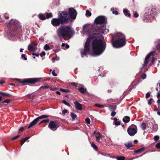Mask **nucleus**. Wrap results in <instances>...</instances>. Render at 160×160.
Masks as SVG:
<instances>
[{
  "instance_id": "8",
  "label": "nucleus",
  "mask_w": 160,
  "mask_h": 160,
  "mask_svg": "<svg viewBox=\"0 0 160 160\" xmlns=\"http://www.w3.org/2000/svg\"><path fill=\"white\" fill-rule=\"evenodd\" d=\"M137 127L134 124H132L127 129L128 134L131 136H134L137 133Z\"/></svg>"
},
{
  "instance_id": "39",
  "label": "nucleus",
  "mask_w": 160,
  "mask_h": 160,
  "mask_svg": "<svg viewBox=\"0 0 160 160\" xmlns=\"http://www.w3.org/2000/svg\"><path fill=\"white\" fill-rule=\"evenodd\" d=\"M2 95L3 96H7L8 97H11V95L4 92H3Z\"/></svg>"
},
{
  "instance_id": "11",
  "label": "nucleus",
  "mask_w": 160,
  "mask_h": 160,
  "mask_svg": "<svg viewBox=\"0 0 160 160\" xmlns=\"http://www.w3.org/2000/svg\"><path fill=\"white\" fill-rule=\"evenodd\" d=\"M48 116L47 115H42L41 116L33 120L32 122H31L29 126H28V128H29L31 127H32L33 126L36 124L38 122V120L39 119H42L44 118H47L48 117Z\"/></svg>"
},
{
  "instance_id": "10",
  "label": "nucleus",
  "mask_w": 160,
  "mask_h": 160,
  "mask_svg": "<svg viewBox=\"0 0 160 160\" xmlns=\"http://www.w3.org/2000/svg\"><path fill=\"white\" fill-rule=\"evenodd\" d=\"M40 78H30L24 80L22 81H21V80L20 79H18V81L23 84V85L25 84L26 82H27L30 83H33L35 82H38L39 81Z\"/></svg>"
},
{
  "instance_id": "20",
  "label": "nucleus",
  "mask_w": 160,
  "mask_h": 160,
  "mask_svg": "<svg viewBox=\"0 0 160 160\" xmlns=\"http://www.w3.org/2000/svg\"><path fill=\"white\" fill-rule=\"evenodd\" d=\"M38 17L41 20H43L46 19L45 15L42 14H39L38 15Z\"/></svg>"
},
{
  "instance_id": "14",
  "label": "nucleus",
  "mask_w": 160,
  "mask_h": 160,
  "mask_svg": "<svg viewBox=\"0 0 160 160\" xmlns=\"http://www.w3.org/2000/svg\"><path fill=\"white\" fill-rule=\"evenodd\" d=\"M37 45V44L35 42H33L28 45V49L30 51L33 52L36 50Z\"/></svg>"
},
{
  "instance_id": "4",
  "label": "nucleus",
  "mask_w": 160,
  "mask_h": 160,
  "mask_svg": "<svg viewBox=\"0 0 160 160\" xmlns=\"http://www.w3.org/2000/svg\"><path fill=\"white\" fill-rule=\"evenodd\" d=\"M75 32L70 25L61 26V36L63 38H71Z\"/></svg>"
},
{
  "instance_id": "35",
  "label": "nucleus",
  "mask_w": 160,
  "mask_h": 160,
  "mask_svg": "<svg viewBox=\"0 0 160 160\" xmlns=\"http://www.w3.org/2000/svg\"><path fill=\"white\" fill-rule=\"evenodd\" d=\"M50 88L49 86L48 85H44L43 86H42L39 89L42 88H43V89H45L46 88Z\"/></svg>"
},
{
  "instance_id": "40",
  "label": "nucleus",
  "mask_w": 160,
  "mask_h": 160,
  "mask_svg": "<svg viewBox=\"0 0 160 160\" xmlns=\"http://www.w3.org/2000/svg\"><path fill=\"white\" fill-rule=\"evenodd\" d=\"M85 121L88 124H89L90 123V120L89 118H86L85 119Z\"/></svg>"
},
{
  "instance_id": "30",
  "label": "nucleus",
  "mask_w": 160,
  "mask_h": 160,
  "mask_svg": "<svg viewBox=\"0 0 160 160\" xmlns=\"http://www.w3.org/2000/svg\"><path fill=\"white\" fill-rule=\"evenodd\" d=\"M94 106L102 108H103L104 107V105L98 103L95 104L94 105Z\"/></svg>"
},
{
  "instance_id": "19",
  "label": "nucleus",
  "mask_w": 160,
  "mask_h": 160,
  "mask_svg": "<svg viewBox=\"0 0 160 160\" xmlns=\"http://www.w3.org/2000/svg\"><path fill=\"white\" fill-rule=\"evenodd\" d=\"M145 149L144 147H143L140 149L138 150H135L134 151V152L135 153L139 154L143 152Z\"/></svg>"
},
{
  "instance_id": "26",
  "label": "nucleus",
  "mask_w": 160,
  "mask_h": 160,
  "mask_svg": "<svg viewBox=\"0 0 160 160\" xmlns=\"http://www.w3.org/2000/svg\"><path fill=\"white\" fill-rule=\"evenodd\" d=\"M46 18H52V13H47L46 14Z\"/></svg>"
},
{
  "instance_id": "6",
  "label": "nucleus",
  "mask_w": 160,
  "mask_h": 160,
  "mask_svg": "<svg viewBox=\"0 0 160 160\" xmlns=\"http://www.w3.org/2000/svg\"><path fill=\"white\" fill-rule=\"evenodd\" d=\"M155 10V7L152 5H148L145 8V12L143 16V19L144 22H147L150 18V16L153 14Z\"/></svg>"
},
{
  "instance_id": "54",
  "label": "nucleus",
  "mask_w": 160,
  "mask_h": 160,
  "mask_svg": "<svg viewBox=\"0 0 160 160\" xmlns=\"http://www.w3.org/2000/svg\"><path fill=\"white\" fill-rule=\"evenodd\" d=\"M10 102V100L9 99H7L4 101L2 102H5V103H8Z\"/></svg>"
},
{
  "instance_id": "47",
  "label": "nucleus",
  "mask_w": 160,
  "mask_h": 160,
  "mask_svg": "<svg viewBox=\"0 0 160 160\" xmlns=\"http://www.w3.org/2000/svg\"><path fill=\"white\" fill-rule=\"evenodd\" d=\"M71 84L75 87H77L78 86L77 84L74 82H71Z\"/></svg>"
},
{
  "instance_id": "22",
  "label": "nucleus",
  "mask_w": 160,
  "mask_h": 160,
  "mask_svg": "<svg viewBox=\"0 0 160 160\" xmlns=\"http://www.w3.org/2000/svg\"><path fill=\"white\" fill-rule=\"evenodd\" d=\"M79 90L80 92L82 94L85 93L87 91L86 89L83 87L80 88L79 89Z\"/></svg>"
},
{
  "instance_id": "16",
  "label": "nucleus",
  "mask_w": 160,
  "mask_h": 160,
  "mask_svg": "<svg viewBox=\"0 0 160 160\" xmlns=\"http://www.w3.org/2000/svg\"><path fill=\"white\" fill-rule=\"evenodd\" d=\"M130 118L129 116H125L123 118L122 121L125 123H128L130 121Z\"/></svg>"
},
{
  "instance_id": "63",
  "label": "nucleus",
  "mask_w": 160,
  "mask_h": 160,
  "mask_svg": "<svg viewBox=\"0 0 160 160\" xmlns=\"http://www.w3.org/2000/svg\"><path fill=\"white\" fill-rule=\"evenodd\" d=\"M65 45V43H62V44L61 46L62 47V48L63 49V48H64V47Z\"/></svg>"
},
{
  "instance_id": "61",
  "label": "nucleus",
  "mask_w": 160,
  "mask_h": 160,
  "mask_svg": "<svg viewBox=\"0 0 160 160\" xmlns=\"http://www.w3.org/2000/svg\"><path fill=\"white\" fill-rule=\"evenodd\" d=\"M157 103L158 105L159 106L160 105V99H158L157 101Z\"/></svg>"
},
{
  "instance_id": "52",
  "label": "nucleus",
  "mask_w": 160,
  "mask_h": 160,
  "mask_svg": "<svg viewBox=\"0 0 160 160\" xmlns=\"http://www.w3.org/2000/svg\"><path fill=\"white\" fill-rule=\"evenodd\" d=\"M116 112L113 111L111 113V116H112L113 117L116 114Z\"/></svg>"
},
{
  "instance_id": "31",
  "label": "nucleus",
  "mask_w": 160,
  "mask_h": 160,
  "mask_svg": "<svg viewBox=\"0 0 160 160\" xmlns=\"http://www.w3.org/2000/svg\"><path fill=\"white\" fill-rule=\"evenodd\" d=\"M116 159L118 160H124L125 159V157L123 156H119L117 157Z\"/></svg>"
},
{
  "instance_id": "37",
  "label": "nucleus",
  "mask_w": 160,
  "mask_h": 160,
  "mask_svg": "<svg viewBox=\"0 0 160 160\" xmlns=\"http://www.w3.org/2000/svg\"><path fill=\"white\" fill-rule=\"evenodd\" d=\"M153 101V99L152 98L149 99L148 101V104L150 105L152 104V102Z\"/></svg>"
},
{
  "instance_id": "42",
  "label": "nucleus",
  "mask_w": 160,
  "mask_h": 160,
  "mask_svg": "<svg viewBox=\"0 0 160 160\" xmlns=\"http://www.w3.org/2000/svg\"><path fill=\"white\" fill-rule=\"evenodd\" d=\"M159 139V137L158 136H155L154 137V139L155 141H157Z\"/></svg>"
},
{
  "instance_id": "13",
  "label": "nucleus",
  "mask_w": 160,
  "mask_h": 160,
  "mask_svg": "<svg viewBox=\"0 0 160 160\" xmlns=\"http://www.w3.org/2000/svg\"><path fill=\"white\" fill-rule=\"evenodd\" d=\"M48 127L53 131L56 130L58 128L56 122L54 121H51L49 122Z\"/></svg>"
},
{
  "instance_id": "7",
  "label": "nucleus",
  "mask_w": 160,
  "mask_h": 160,
  "mask_svg": "<svg viewBox=\"0 0 160 160\" xmlns=\"http://www.w3.org/2000/svg\"><path fill=\"white\" fill-rule=\"evenodd\" d=\"M72 22L68 16L67 11H64L61 12V24H64Z\"/></svg>"
},
{
  "instance_id": "25",
  "label": "nucleus",
  "mask_w": 160,
  "mask_h": 160,
  "mask_svg": "<svg viewBox=\"0 0 160 160\" xmlns=\"http://www.w3.org/2000/svg\"><path fill=\"white\" fill-rule=\"evenodd\" d=\"M30 138V137H26L23 139L21 142V145H22L23 143L25 142L28 139H29Z\"/></svg>"
},
{
  "instance_id": "29",
  "label": "nucleus",
  "mask_w": 160,
  "mask_h": 160,
  "mask_svg": "<svg viewBox=\"0 0 160 160\" xmlns=\"http://www.w3.org/2000/svg\"><path fill=\"white\" fill-rule=\"evenodd\" d=\"M71 116L73 119H75V118H77V115L74 113L73 112H71Z\"/></svg>"
},
{
  "instance_id": "28",
  "label": "nucleus",
  "mask_w": 160,
  "mask_h": 160,
  "mask_svg": "<svg viewBox=\"0 0 160 160\" xmlns=\"http://www.w3.org/2000/svg\"><path fill=\"white\" fill-rule=\"evenodd\" d=\"M50 49L49 46L47 44H46L44 46V49L45 50L48 51Z\"/></svg>"
},
{
  "instance_id": "27",
  "label": "nucleus",
  "mask_w": 160,
  "mask_h": 160,
  "mask_svg": "<svg viewBox=\"0 0 160 160\" xmlns=\"http://www.w3.org/2000/svg\"><path fill=\"white\" fill-rule=\"evenodd\" d=\"M141 128L143 130H145L146 129V125L145 123L143 122L142 124V125H141Z\"/></svg>"
},
{
  "instance_id": "12",
  "label": "nucleus",
  "mask_w": 160,
  "mask_h": 160,
  "mask_svg": "<svg viewBox=\"0 0 160 160\" xmlns=\"http://www.w3.org/2000/svg\"><path fill=\"white\" fill-rule=\"evenodd\" d=\"M58 18H53L51 20V23L53 26L56 27L58 26L60 24V12H58Z\"/></svg>"
},
{
  "instance_id": "17",
  "label": "nucleus",
  "mask_w": 160,
  "mask_h": 160,
  "mask_svg": "<svg viewBox=\"0 0 160 160\" xmlns=\"http://www.w3.org/2000/svg\"><path fill=\"white\" fill-rule=\"evenodd\" d=\"M124 145L128 149H129L133 146L132 143L131 142L125 143H124Z\"/></svg>"
},
{
  "instance_id": "50",
  "label": "nucleus",
  "mask_w": 160,
  "mask_h": 160,
  "mask_svg": "<svg viewBox=\"0 0 160 160\" xmlns=\"http://www.w3.org/2000/svg\"><path fill=\"white\" fill-rule=\"evenodd\" d=\"M45 52H42L40 53V55L41 57H42L43 56H45Z\"/></svg>"
},
{
  "instance_id": "24",
  "label": "nucleus",
  "mask_w": 160,
  "mask_h": 160,
  "mask_svg": "<svg viewBox=\"0 0 160 160\" xmlns=\"http://www.w3.org/2000/svg\"><path fill=\"white\" fill-rule=\"evenodd\" d=\"M91 146L96 151H97L98 150V147L95 144L94 142H92L91 143Z\"/></svg>"
},
{
  "instance_id": "57",
  "label": "nucleus",
  "mask_w": 160,
  "mask_h": 160,
  "mask_svg": "<svg viewBox=\"0 0 160 160\" xmlns=\"http://www.w3.org/2000/svg\"><path fill=\"white\" fill-rule=\"evenodd\" d=\"M112 13L113 14H115L116 15H117L118 14V12L117 11H113L112 12Z\"/></svg>"
},
{
  "instance_id": "45",
  "label": "nucleus",
  "mask_w": 160,
  "mask_h": 160,
  "mask_svg": "<svg viewBox=\"0 0 160 160\" xmlns=\"http://www.w3.org/2000/svg\"><path fill=\"white\" fill-rule=\"evenodd\" d=\"M57 34L58 35V37H60V28H58L57 31Z\"/></svg>"
},
{
  "instance_id": "5",
  "label": "nucleus",
  "mask_w": 160,
  "mask_h": 160,
  "mask_svg": "<svg viewBox=\"0 0 160 160\" xmlns=\"http://www.w3.org/2000/svg\"><path fill=\"white\" fill-rule=\"evenodd\" d=\"M6 26L7 29L10 32H18L21 29V26L19 22L15 19H11L10 22L6 24Z\"/></svg>"
},
{
  "instance_id": "2",
  "label": "nucleus",
  "mask_w": 160,
  "mask_h": 160,
  "mask_svg": "<svg viewBox=\"0 0 160 160\" xmlns=\"http://www.w3.org/2000/svg\"><path fill=\"white\" fill-rule=\"evenodd\" d=\"M93 53L97 55L101 54L105 50L106 43L101 39H95L92 43Z\"/></svg>"
},
{
  "instance_id": "1",
  "label": "nucleus",
  "mask_w": 160,
  "mask_h": 160,
  "mask_svg": "<svg viewBox=\"0 0 160 160\" xmlns=\"http://www.w3.org/2000/svg\"><path fill=\"white\" fill-rule=\"evenodd\" d=\"M107 18L103 16H100L96 18L94 20L95 23L96 24V28L94 26H91L90 29L87 32L89 34L85 43L84 49L81 51L82 57L83 58L86 56L87 53H88L90 51V44L92 40L94 38H99L101 36L100 34L102 31L105 28L106 24L107 23Z\"/></svg>"
},
{
  "instance_id": "48",
  "label": "nucleus",
  "mask_w": 160,
  "mask_h": 160,
  "mask_svg": "<svg viewBox=\"0 0 160 160\" xmlns=\"http://www.w3.org/2000/svg\"><path fill=\"white\" fill-rule=\"evenodd\" d=\"M20 136V135H17L13 138H12V139H11V140H14L16 139H17V138H19V137Z\"/></svg>"
},
{
  "instance_id": "36",
  "label": "nucleus",
  "mask_w": 160,
  "mask_h": 160,
  "mask_svg": "<svg viewBox=\"0 0 160 160\" xmlns=\"http://www.w3.org/2000/svg\"><path fill=\"white\" fill-rule=\"evenodd\" d=\"M133 15L135 18H137L139 16V14L137 12H134Z\"/></svg>"
},
{
  "instance_id": "49",
  "label": "nucleus",
  "mask_w": 160,
  "mask_h": 160,
  "mask_svg": "<svg viewBox=\"0 0 160 160\" xmlns=\"http://www.w3.org/2000/svg\"><path fill=\"white\" fill-rule=\"evenodd\" d=\"M21 57L22 58H24L25 60H27V58L26 57L25 55L24 54H22L21 55Z\"/></svg>"
},
{
  "instance_id": "64",
  "label": "nucleus",
  "mask_w": 160,
  "mask_h": 160,
  "mask_svg": "<svg viewBox=\"0 0 160 160\" xmlns=\"http://www.w3.org/2000/svg\"><path fill=\"white\" fill-rule=\"evenodd\" d=\"M157 98H160V94L159 93V92H158L157 93Z\"/></svg>"
},
{
  "instance_id": "18",
  "label": "nucleus",
  "mask_w": 160,
  "mask_h": 160,
  "mask_svg": "<svg viewBox=\"0 0 160 160\" xmlns=\"http://www.w3.org/2000/svg\"><path fill=\"white\" fill-rule=\"evenodd\" d=\"M123 12L126 16H128V17H130L131 16V14L130 13H129V11L127 9H123Z\"/></svg>"
},
{
  "instance_id": "44",
  "label": "nucleus",
  "mask_w": 160,
  "mask_h": 160,
  "mask_svg": "<svg viewBox=\"0 0 160 160\" xmlns=\"http://www.w3.org/2000/svg\"><path fill=\"white\" fill-rule=\"evenodd\" d=\"M148 63V60L146 59H145V60L144 62V65H143L144 67H145V66H146L147 65Z\"/></svg>"
},
{
  "instance_id": "3",
  "label": "nucleus",
  "mask_w": 160,
  "mask_h": 160,
  "mask_svg": "<svg viewBox=\"0 0 160 160\" xmlns=\"http://www.w3.org/2000/svg\"><path fill=\"white\" fill-rule=\"evenodd\" d=\"M113 38L115 39V40L112 41V44L113 47L119 48L126 44V37L122 33H117L114 35Z\"/></svg>"
},
{
  "instance_id": "55",
  "label": "nucleus",
  "mask_w": 160,
  "mask_h": 160,
  "mask_svg": "<svg viewBox=\"0 0 160 160\" xmlns=\"http://www.w3.org/2000/svg\"><path fill=\"white\" fill-rule=\"evenodd\" d=\"M67 112H68L67 110L64 109L62 111V114H65V113H66Z\"/></svg>"
},
{
  "instance_id": "56",
  "label": "nucleus",
  "mask_w": 160,
  "mask_h": 160,
  "mask_svg": "<svg viewBox=\"0 0 160 160\" xmlns=\"http://www.w3.org/2000/svg\"><path fill=\"white\" fill-rule=\"evenodd\" d=\"M32 55L33 56H36V57H38L39 56V54H37L35 53H32Z\"/></svg>"
},
{
  "instance_id": "59",
  "label": "nucleus",
  "mask_w": 160,
  "mask_h": 160,
  "mask_svg": "<svg viewBox=\"0 0 160 160\" xmlns=\"http://www.w3.org/2000/svg\"><path fill=\"white\" fill-rule=\"evenodd\" d=\"M150 57V56L149 54H148L146 56L145 59H148V60Z\"/></svg>"
},
{
  "instance_id": "58",
  "label": "nucleus",
  "mask_w": 160,
  "mask_h": 160,
  "mask_svg": "<svg viewBox=\"0 0 160 160\" xmlns=\"http://www.w3.org/2000/svg\"><path fill=\"white\" fill-rule=\"evenodd\" d=\"M157 48L158 50H160V43H159L157 45Z\"/></svg>"
},
{
  "instance_id": "43",
  "label": "nucleus",
  "mask_w": 160,
  "mask_h": 160,
  "mask_svg": "<svg viewBox=\"0 0 160 160\" xmlns=\"http://www.w3.org/2000/svg\"><path fill=\"white\" fill-rule=\"evenodd\" d=\"M146 77V74L144 73L142 74V75L141 76V78H142L143 79H145Z\"/></svg>"
},
{
  "instance_id": "23",
  "label": "nucleus",
  "mask_w": 160,
  "mask_h": 160,
  "mask_svg": "<svg viewBox=\"0 0 160 160\" xmlns=\"http://www.w3.org/2000/svg\"><path fill=\"white\" fill-rule=\"evenodd\" d=\"M101 138L100 133L99 132L97 133V136H96V139L97 142H99Z\"/></svg>"
},
{
  "instance_id": "9",
  "label": "nucleus",
  "mask_w": 160,
  "mask_h": 160,
  "mask_svg": "<svg viewBox=\"0 0 160 160\" xmlns=\"http://www.w3.org/2000/svg\"><path fill=\"white\" fill-rule=\"evenodd\" d=\"M68 16L72 22L73 20L76 19L77 14V11L73 8H69L68 10Z\"/></svg>"
},
{
  "instance_id": "34",
  "label": "nucleus",
  "mask_w": 160,
  "mask_h": 160,
  "mask_svg": "<svg viewBox=\"0 0 160 160\" xmlns=\"http://www.w3.org/2000/svg\"><path fill=\"white\" fill-rule=\"evenodd\" d=\"M62 102L65 105H66L69 107L70 106V104L69 103L67 102L66 100H63L62 101Z\"/></svg>"
},
{
  "instance_id": "33",
  "label": "nucleus",
  "mask_w": 160,
  "mask_h": 160,
  "mask_svg": "<svg viewBox=\"0 0 160 160\" xmlns=\"http://www.w3.org/2000/svg\"><path fill=\"white\" fill-rule=\"evenodd\" d=\"M91 13L88 10H87L86 11V16H88L90 17L91 16Z\"/></svg>"
},
{
  "instance_id": "51",
  "label": "nucleus",
  "mask_w": 160,
  "mask_h": 160,
  "mask_svg": "<svg viewBox=\"0 0 160 160\" xmlns=\"http://www.w3.org/2000/svg\"><path fill=\"white\" fill-rule=\"evenodd\" d=\"M150 96V93L149 92H148L146 94V98L147 99Z\"/></svg>"
},
{
  "instance_id": "41",
  "label": "nucleus",
  "mask_w": 160,
  "mask_h": 160,
  "mask_svg": "<svg viewBox=\"0 0 160 160\" xmlns=\"http://www.w3.org/2000/svg\"><path fill=\"white\" fill-rule=\"evenodd\" d=\"M155 147L158 149H160V142L157 143L155 145Z\"/></svg>"
},
{
  "instance_id": "32",
  "label": "nucleus",
  "mask_w": 160,
  "mask_h": 160,
  "mask_svg": "<svg viewBox=\"0 0 160 160\" xmlns=\"http://www.w3.org/2000/svg\"><path fill=\"white\" fill-rule=\"evenodd\" d=\"M70 91L69 89H64L61 88V92H69Z\"/></svg>"
},
{
  "instance_id": "21",
  "label": "nucleus",
  "mask_w": 160,
  "mask_h": 160,
  "mask_svg": "<svg viewBox=\"0 0 160 160\" xmlns=\"http://www.w3.org/2000/svg\"><path fill=\"white\" fill-rule=\"evenodd\" d=\"M114 122V124L117 126L120 124V122L119 121H118V119L116 118H113Z\"/></svg>"
},
{
  "instance_id": "53",
  "label": "nucleus",
  "mask_w": 160,
  "mask_h": 160,
  "mask_svg": "<svg viewBox=\"0 0 160 160\" xmlns=\"http://www.w3.org/2000/svg\"><path fill=\"white\" fill-rule=\"evenodd\" d=\"M52 73L54 76H57V74L55 73L54 70H53L52 71Z\"/></svg>"
},
{
  "instance_id": "60",
  "label": "nucleus",
  "mask_w": 160,
  "mask_h": 160,
  "mask_svg": "<svg viewBox=\"0 0 160 160\" xmlns=\"http://www.w3.org/2000/svg\"><path fill=\"white\" fill-rule=\"evenodd\" d=\"M116 107L114 105L112 106V109H113V110H115L116 109Z\"/></svg>"
},
{
  "instance_id": "62",
  "label": "nucleus",
  "mask_w": 160,
  "mask_h": 160,
  "mask_svg": "<svg viewBox=\"0 0 160 160\" xmlns=\"http://www.w3.org/2000/svg\"><path fill=\"white\" fill-rule=\"evenodd\" d=\"M44 122H48L49 121V120L48 119H47L44 120Z\"/></svg>"
},
{
  "instance_id": "15",
  "label": "nucleus",
  "mask_w": 160,
  "mask_h": 160,
  "mask_svg": "<svg viewBox=\"0 0 160 160\" xmlns=\"http://www.w3.org/2000/svg\"><path fill=\"white\" fill-rule=\"evenodd\" d=\"M74 103L75 104L76 109L78 110H81L82 109V104L79 103L77 101H75L74 102Z\"/></svg>"
},
{
  "instance_id": "38",
  "label": "nucleus",
  "mask_w": 160,
  "mask_h": 160,
  "mask_svg": "<svg viewBox=\"0 0 160 160\" xmlns=\"http://www.w3.org/2000/svg\"><path fill=\"white\" fill-rule=\"evenodd\" d=\"M156 52L155 51H152L150 52L149 53V55L151 56H154L155 55Z\"/></svg>"
},
{
  "instance_id": "46",
  "label": "nucleus",
  "mask_w": 160,
  "mask_h": 160,
  "mask_svg": "<svg viewBox=\"0 0 160 160\" xmlns=\"http://www.w3.org/2000/svg\"><path fill=\"white\" fill-rule=\"evenodd\" d=\"M65 48H63V49L65 50L66 49H68L69 48V46L67 43H65Z\"/></svg>"
}]
</instances>
